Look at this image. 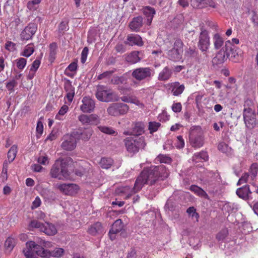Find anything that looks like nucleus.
I'll return each instance as SVG.
<instances>
[{"mask_svg":"<svg viewBox=\"0 0 258 258\" xmlns=\"http://www.w3.org/2000/svg\"><path fill=\"white\" fill-rule=\"evenodd\" d=\"M141 173L146 184L150 185L156 183L159 180H164L169 174V171L163 165L144 169Z\"/></svg>","mask_w":258,"mask_h":258,"instance_id":"1","label":"nucleus"},{"mask_svg":"<svg viewBox=\"0 0 258 258\" xmlns=\"http://www.w3.org/2000/svg\"><path fill=\"white\" fill-rule=\"evenodd\" d=\"M68 162L67 160H57L50 169L51 177L59 180L68 178L70 176Z\"/></svg>","mask_w":258,"mask_h":258,"instance_id":"2","label":"nucleus"},{"mask_svg":"<svg viewBox=\"0 0 258 258\" xmlns=\"http://www.w3.org/2000/svg\"><path fill=\"white\" fill-rule=\"evenodd\" d=\"M233 49L232 43L229 40L226 41L224 46L216 53L215 56L212 59V63L216 65L221 64L224 62L231 55V58L233 61L232 55L233 57L235 56Z\"/></svg>","mask_w":258,"mask_h":258,"instance_id":"3","label":"nucleus"},{"mask_svg":"<svg viewBox=\"0 0 258 258\" xmlns=\"http://www.w3.org/2000/svg\"><path fill=\"white\" fill-rule=\"evenodd\" d=\"M146 184L143 177H141V173L137 178L133 188L128 186H121L115 190V193L118 195H125V199L130 198L133 194L139 191Z\"/></svg>","mask_w":258,"mask_h":258,"instance_id":"4","label":"nucleus"},{"mask_svg":"<svg viewBox=\"0 0 258 258\" xmlns=\"http://www.w3.org/2000/svg\"><path fill=\"white\" fill-rule=\"evenodd\" d=\"M124 143L127 152L133 154L138 152L146 145L145 139L143 137H127L124 139Z\"/></svg>","mask_w":258,"mask_h":258,"instance_id":"5","label":"nucleus"},{"mask_svg":"<svg viewBox=\"0 0 258 258\" xmlns=\"http://www.w3.org/2000/svg\"><path fill=\"white\" fill-rule=\"evenodd\" d=\"M44 247L36 244L33 241L27 242L26 247L23 250V253L26 258H39L38 256L42 257H48V255H44Z\"/></svg>","mask_w":258,"mask_h":258,"instance_id":"6","label":"nucleus"},{"mask_svg":"<svg viewBox=\"0 0 258 258\" xmlns=\"http://www.w3.org/2000/svg\"><path fill=\"white\" fill-rule=\"evenodd\" d=\"M189 143L192 147L200 148L204 144V133L199 126H194L189 131Z\"/></svg>","mask_w":258,"mask_h":258,"instance_id":"7","label":"nucleus"},{"mask_svg":"<svg viewBox=\"0 0 258 258\" xmlns=\"http://www.w3.org/2000/svg\"><path fill=\"white\" fill-rule=\"evenodd\" d=\"M96 97L98 100L105 102L116 101L118 100L117 95L111 89L103 85L97 86Z\"/></svg>","mask_w":258,"mask_h":258,"instance_id":"8","label":"nucleus"},{"mask_svg":"<svg viewBox=\"0 0 258 258\" xmlns=\"http://www.w3.org/2000/svg\"><path fill=\"white\" fill-rule=\"evenodd\" d=\"M183 46L182 41L180 39H176L174 43L173 47L167 50L168 57L175 61L180 60L183 52Z\"/></svg>","mask_w":258,"mask_h":258,"instance_id":"9","label":"nucleus"},{"mask_svg":"<svg viewBox=\"0 0 258 258\" xmlns=\"http://www.w3.org/2000/svg\"><path fill=\"white\" fill-rule=\"evenodd\" d=\"M30 226L36 228L40 231L44 232L48 235H54L56 234L57 230L54 225L51 223H42L37 220H32L30 223Z\"/></svg>","mask_w":258,"mask_h":258,"instance_id":"10","label":"nucleus"},{"mask_svg":"<svg viewBox=\"0 0 258 258\" xmlns=\"http://www.w3.org/2000/svg\"><path fill=\"white\" fill-rule=\"evenodd\" d=\"M243 116L244 123L247 128L252 130L256 126L257 124L256 114L251 108H244Z\"/></svg>","mask_w":258,"mask_h":258,"instance_id":"11","label":"nucleus"},{"mask_svg":"<svg viewBox=\"0 0 258 258\" xmlns=\"http://www.w3.org/2000/svg\"><path fill=\"white\" fill-rule=\"evenodd\" d=\"M129 109L127 105L122 103H114L110 104L107 112L110 115L117 116L126 114Z\"/></svg>","mask_w":258,"mask_h":258,"instance_id":"12","label":"nucleus"},{"mask_svg":"<svg viewBox=\"0 0 258 258\" xmlns=\"http://www.w3.org/2000/svg\"><path fill=\"white\" fill-rule=\"evenodd\" d=\"M152 70L149 67L138 68L134 70L132 76L139 81L150 79L152 75Z\"/></svg>","mask_w":258,"mask_h":258,"instance_id":"13","label":"nucleus"},{"mask_svg":"<svg viewBox=\"0 0 258 258\" xmlns=\"http://www.w3.org/2000/svg\"><path fill=\"white\" fill-rule=\"evenodd\" d=\"M55 189H58L63 194L67 195H73L79 190V186L73 183H55L53 185Z\"/></svg>","mask_w":258,"mask_h":258,"instance_id":"14","label":"nucleus"},{"mask_svg":"<svg viewBox=\"0 0 258 258\" xmlns=\"http://www.w3.org/2000/svg\"><path fill=\"white\" fill-rule=\"evenodd\" d=\"M61 147L63 149L67 151L74 150L77 145V140L74 133L72 134H66L62 137Z\"/></svg>","mask_w":258,"mask_h":258,"instance_id":"15","label":"nucleus"},{"mask_svg":"<svg viewBox=\"0 0 258 258\" xmlns=\"http://www.w3.org/2000/svg\"><path fill=\"white\" fill-rule=\"evenodd\" d=\"M210 45V37L207 30L202 29L200 33L198 46L202 52H206Z\"/></svg>","mask_w":258,"mask_h":258,"instance_id":"16","label":"nucleus"},{"mask_svg":"<svg viewBox=\"0 0 258 258\" xmlns=\"http://www.w3.org/2000/svg\"><path fill=\"white\" fill-rule=\"evenodd\" d=\"M37 29V25L34 23H29L20 34L22 40H28L32 38V36L36 33Z\"/></svg>","mask_w":258,"mask_h":258,"instance_id":"17","label":"nucleus"},{"mask_svg":"<svg viewBox=\"0 0 258 258\" xmlns=\"http://www.w3.org/2000/svg\"><path fill=\"white\" fill-rule=\"evenodd\" d=\"M82 104L80 106L81 110L84 113H90L93 111L95 103L94 101L89 97H84L82 100Z\"/></svg>","mask_w":258,"mask_h":258,"instance_id":"18","label":"nucleus"},{"mask_svg":"<svg viewBox=\"0 0 258 258\" xmlns=\"http://www.w3.org/2000/svg\"><path fill=\"white\" fill-rule=\"evenodd\" d=\"M123 228V224L121 219L116 220L112 225L109 232V236L111 240L115 239L117 233L121 231Z\"/></svg>","mask_w":258,"mask_h":258,"instance_id":"19","label":"nucleus"},{"mask_svg":"<svg viewBox=\"0 0 258 258\" xmlns=\"http://www.w3.org/2000/svg\"><path fill=\"white\" fill-rule=\"evenodd\" d=\"M64 89L67 93L66 97L68 101L71 103L75 95V88L72 86L70 80L64 79Z\"/></svg>","mask_w":258,"mask_h":258,"instance_id":"20","label":"nucleus"},{"mask_svg":"<svg viewBox=\"0 0 258 258\" xmlns=\"http://www.w3.org/2000/svg\"><path fill=\"white\" fill-rule=\"evenodd\" d=\"M190 5L194 8L202 9L208 6L215 7L212 0H190Z\"/></svg>","mask_w":258,"mask_h":258,"instance_id":"21","label":"nucleus"},{"mask_svg":"<svg viewBox=\"0 0 258 258\" xmlns=\"http://www.w3.org/2000/svg\"><path fill=\"white\" fill-rule=\"evenodd\" d=\"M125 43L131 46L138 45L141 46L143 45L141 37L135 34H131L127 35Z\"/></svg>","mask_w":258,"mask_h":258,"instance_id":"22","label":"nucleus"},{"mask_svg":"<svg viewBox=\"0 0 258 258\" xmlns=\"http://www.w3.org/2000/svg\"><path fill=\"white\" fill-rule=\"evenodd\" d=\"M143 25V19L141 16L134 18L129 23L128 27L132 31L139 32Z\"/></svg>","mask_w":258,"mask_h":258,"instance_id":"23","label":"nucleus"},{"mask_svg":"<svg viewBox=\"0 0 258 258\" xmlns=\"http://www.w3.org/2000/svg\"><path fill=\"white\" fill-rule=\"evenodd\" d=\"M170 89L173 96H178L181 94L185 89L183 84H180L179 82H172L170 84Z\"/></svg>","mask_w":258,"mask_h":258,"instance_id":"24","label":"nucleus"},{"mask_svg":"<svg viewBox=\"0 0 258 258\" xmlns=\"http://www.w3.org/2000/svg\"><path fill=\"white\" fill-rule=\"evenodd\" d=\"M87 231L89 234L95 236L102 234L104 229L100 222H96L90 226Z\"/></svg>","mask_w":258,"mask_h":258,"instance_id":"25","label":"nucleus"},{"mask_svg":"<svg viewBox=\"0 0 258 258\" xmlns=\"http://www.w3.org/2000/svg\"><path fill=\"white\" fill-rule=\"evenodd\" d=\"M251 194V191L249 189L248 185H245L241 187L238 188L236 190L237 195L241 199L246 200L249 198V194Z\"/></svg>","mask_w":258,"mask_h":258,"instance_id":"26","label":"nucleus"},{"mask_svg":"<svg viewBox=\"0 0 258 258\" xmlns=\"http://www.w3.org/2000/svg\"><path fill=\"white\" fill-rule=\"evenodd\" d=\"M145 125L142 122H137L133 124L132 131L130 134L126 133L127 135H133L138 137L142 135L144 132Z\"/></svg>","mask_w":258,"mask_h":258,"instance_id":"27","label":"nucleus"},{"mask_svg":"<svg viewBox=\"0 0 258 258\" xmlns=\"http://www.w3.org/2000/svg\"><path fill=\"white\" fill-rule=\"evenodd\" d=\"M172 73V70L171 69L168 67H165L159 73L158 79L160 81H167L171 77Z\"/></svg>","mask_w":258,"mask_h":258,"instance_id":"28","label":"nucleus"},{"mask_svg":"<svg viewBox=\"0 0 258 258\" xmlns=\"http://www.w3.org/2000/svg\"><path fill=\"white\" fill-rule=\"evenodd\" d=\"M155 13V9L150 6H147L143 8V13L147 18V24L148 25H151Z\"/></svg>","mask_w":258,"mask_h":258,"instance_id":"29","label":"nucleus"},{"mask_svg":"<svg viewBox=\"0 0 258 258\" xmlns=\"http://www.w3.org/2000/svg\"><path fill=\"white\" fill-rule=\"evenodd\" d=\"M45 254L48 255V257H43L44 258H50L51 256L59 257L62 256L64 253V249L62 248H55L52 251H49L47 249H44Z\"/></svg>","mask_w":258,"mask_h":258,"instance_id":"30","label":"nucleus"},{"mask_svg":"<svg viewBox=\"0 0 258 258\" xmlns=\"http://www.w3.org/2000/svg\"><path fill=\"white\" fill-rule=\"evenodd\" d=\"M93 133V131L91 128H86L85 129L83 132H81L80 131H78L74 132V135H79V137L81 139L87 141L88 140Z\"/></svg>","mask_w":258,"mask_h":258,"instance_id":"31","label":"nucleus"},{"mask_svg":"<svg viewBox=\"0 0 258 258\" xmlns=\"http://www.w3.org/2000/svg\"><path fill=\"white\" fill-rule=\"evenodd\" d=\"M139 51H138L132 52L126 56L125 60L131 63H136L140 61L141 58L139 56Z\"/></svg>","mask_w":258,"mask_h":258,"instance_id":"32","label":"nucleus"},{"mask_svg":"<svg viewBox=\"0 0 258 258\" xmlns=\"http://www.w3.org/2000/svg\"><path fill=\"white\" fill-rule=\"evenodd\" d=\"M189 189L191 191L202 198L205 199H208V198L207 194L202 188L196 185H191Z\"/></svg>","mask_w":258,"mask_h":258,"instance_id":"33","label":"nucleus"},{"mask_svg":"<svg viewBox=\"0 0 258 258\" xmlns=\"http://www.w3.org/2000/svg\"><path fill=\"white\" fill-rule=\"evenodd\" d=\"M213 43L215 49H219L223 45L224 40L218 33H216L213 36Z\"/></svg>","mask_w":258,"mask_h":258,"instance_id":"34","label":"nucleus"},{"mask_svg":"<svg viewBox=\"0 0 258 258\" xmlns=\"http://www.w3.org/2000/svg\"><path fill=\"white\" fill-rule=\"evenodd\" d=\"M100 167L103 169H108L111 167L113 164V160L109 158H102L99 163Z\"/></svg>","mask_w":258,"mask_h":258,"instance_id":"35","label":"nucleus"},{"mask_svg":"<svg viewBox=\"0 0 258 258\" xmlns=\"http://www.w3.org/2000/svg\"><path fill=\"white\" fill-rule=\"evenodd\" d=\"M127 79L124 76H113L110 81V83L114 85L125 84Z\"/></svg>","mask_w":258,"mask_h":258,"instance_id":"36","label":"nucleus"},{"mask_svg":"<svg viewBox=\"0 0 258 258\" xmlns=\"http://www.w3.org/2000/svg\"><path fill=\"white\" fill-rule=\"evenodd\" d=\"M121 100L124 102L126 103H131L135 104L138 106H143V104L141 103L138 99L136 98H133L131 96H123L121 97Z\"/></svg>","mask_w":258,"mask_h":258,"instance_id":"37","label":"nucleus"},{"mask_svg":"<svg viewBox=\"0 0 258 258\" xmlns=\"http://www.w3.org/2000/svg\"><path fill=\"white\" fill-rule=\"evenodd\" d=\"M228 230L226 228L222 229L216 236V238L218 241H224L228 235Z\"/></svg>","mask_w":258,"mask_h":258,"instance_id":"38","label":"nucleus"},{"mask_svg":"<svg viewBox=\"0 0 258 258\" xmlns=\"http://www.w3.org/2000/svg\"><path fill=\"white\" fill-rule=\"evenodd\" d=\"M17 153V146L13 145L11 147L8 153V158L9 162H12L15 159Z\"/></svg>","mask_w":258,"mask_h":258,"instance_id":"39","label":"nucleus"},{"mask_svg":"<svg viewBox=\"0 0 258 258\" xmlns=\"http://www.w3.org/2000/svg\"><path fill=\"white\" fill-rule=\"evenodd\" d=\"M157 161L161 163L170 164L172 161L171 158L166 155L160 154L156 158Z\"/></svg>","mask_w":258,"mask_h":258,"instance_id":"40","label":"nucleus"},{"mask_svg":"<svg viewBox=\"0 0 258 258\" xmlns=\"http://www.w3.org/2000/svg\"><path fill=\"white\" fill-rule=\"evenodd\" d=\"M34 51L33 44H29L25 47L22 55L26 57H29L33 53Z\"/></svg>","mask_w":258,"mask_h":258,"instance_id":"41","label":"nucleus"},{"mask_svg":"<svg viewBox=\"0 0 258 258\" xmlns=\"http://www.w3.org/2000/svg\"><path fill=\"white\" fill-rule=\"evenodd\" d=\"M69 107L66 105H63L59 109L58 113L55 116V118L57 120H62V116H63L68 111Z\"/></svg>","mask_w":258,"mask_h":258,"instance_id":"42","label":"nucleus"},{"mask_svg":"<svg viewBox=\"0 0 258 258\" xmlns=\"http://www.w3.org/2000/svg\"><path fill=\"white\" fill-rule=\"evenodd\" d=\"M15 245L14 239L9 237L6 239L5 242V247L9 251H11Z\"/></svg>","mask_w":258,"mask_h":258,"instance_id":"43","label":"nucleus"},{"mask_svg":"<svg viewBox=\"0 0 258 258\" xmlns=\"http://www.w3.org/2000/svg\"><path fill=\"white\" fill-rule=\"evenodd\" d=\"M258 171V166L256 163H253L249 169L250 177L253 180L256 176Z\"/></svg>","mask_w":258,"mask_h":258,"instance_id":"44","label":"nucleus"},{"mask_svg":"<svg viewBox=\"0 0 258 258\" xmlns=\"http://www.w3.org/2000/svg\"><path fill=\"white\" fill-rule=\"evenodd\" d=\"M57 46L56 43H52L49 46V56L51 60H53L55 58L56 54V49Z\"/></svg>","mask_w":258,"mask_h":258,"instance_id":"45","label":"nucleus"},{"mask_svg":"<svg viewBox=\"0 0 258 258\" xmlns=\"http://www.w3.org/2000/svg\"><path fill=\"white\" fill-rule=\"evenodd\" d=\"M198 52L195 48L189 47L185 50V56L187 57H196L198 55Z\"/></svg>","mask_w":258,"mask_h":258,"instance_id":"46","label":"nucleus"},{"mask_svg":"<svg viewBox=\"0 0 258 258\" xmlns=\"http://www.w3.org/2000/svg\"><path fill=\"white\" fill-rule=\"evenodd\" d=\"M98 128L101 132L106 134L113 135L116 133L115 131L110 127L106 126H98Z\"/></svg>","mask_w":258,"mask_h":258,"instance_id":"47","label":"nucleus"},{"mask_svg":"<svg viewBox=\"0 0 258 258\" xmlns=\"http://www.w3.org/2000/svg\"><path fill=\"white\" fill-rule=\"evenodd\" d=\"M161 125L160 123L156 122H150L149 123V130L151 134L156 132L159 126Z\"/></svg>","mask_w":258,"mask_h":258,"instance_id":"48","label":"nucleus"},{"mask_svg":"<svg viewBox=\"0 0 258 258\" xmlns=\"http://www.w3.org/2000/svg\"><path fill=\"white\" fill-rule=\"evenodd\" d=\"M17 67L20 70H23L26 66L27 60L24 58H19L16 60Z\"/></svg>","mask_w":258,"mask_h":258,"instance_id":"49","label":"nucleus"},{"mask_svg":"<svg viewBox=\"0 0 258 258\" xmlns=\"http://www.w3.org/2000/svg\"><path fill=\"white\" fill-rule=\"evenodd\" d=\"M198 158H200L204 161H206L208 159V155L206 152L202 151L199 153L195 154L193 156L194 159H197Z\"/></svg>","mask_w":258,"mask_h":258,"instance_id":"50","label":"nucleus"},{"mask_svg":"<svg viewBox=\"0 0 258 258\" xmlns=\"http://www.w3.org/2000/svg\"><path fill=\"white\" fill-rule=\"evenodd\" d=\"M36 137L39 138L43 132V125L41 121H38L36 126Z\"/></svg>","mask_w":258,"mask_h":258,"instance_id":"51","label":"nucleus"},{"mask_svg":"<svg viewBox=\"0 0 258 258\" xmlns=\"http://www.w3.org/2000/svg\"><path fill=\"white\" fill-rule=\"evenodd\" d=\"M89 116L90 125L97 124L99 122V118L97 115L91 114Z\"/></svg>","mask_w":258,"mask_h":258,"instance_id":"52","label":"nucleus"},{"mask_svg":"<svg viewBox=\"0 0 258 258\" xmlns=\"http://www.w3.org/2000/svg\"><path fill=\"white\" fill-rule=\"evenodd\" d=\"M78 119L84 125H90L89 115L81 114L79 116Z\"/></svg>","mask_w":258,"mask_h":258,"instance_id":"53","label":"nucleus"},{"mask_svg":"<svg viewBox=\"0 0 258 258\" xmlns=\"http://www.w3.org/2000/svg\"><path fill=\"white\" fill-rule=\"evenodd\" d=\"M41 0H32L29 2L27 4V8L30 10H36V6L38 5L41 2Z\"/></svg>","mask_w":258,"mask_h":258,"instance_id":"54","label":"nucleus"},{"mask_svg":"<svg viewBox=\"0 0 258 258\" xmlns=\"http://www.w3.org/2000/svg\"><path fill=\"white\" fill-rule=\"evenodd\" d=\"M114 72V71H106L102 74H100L98 77V80H102L104 78H110L112 74Z\"/></svg>","mask_w":258,"mask_h":258,"instance_id":"55","label":"nucleus"},{"mask_svg":"<svg viewBox=\"0 0 258 258\" xmlns=\"http://www.w3.org/2000/svg\"><path fill=\"white\" fill-rule=\"evenodd\" d=\"M89 49L87 47H85L81 53V61L82 63H84L87 59Z\"/></svg>","mask_w":258,"mask_h":258,"instance_id":"56","label":"nucleus"},{"mask_svg":"<svg viewBox=\"0 0 258 258\" xmlns=\"http://www.w3.org/2000/svg\"><path fill=\"white\" fill-rule=\"evenodd\" d=\"M218 149L223 153H226L229 151L230 148L224 142H221L219 144L218 146Z\"/></svg>","mask_w":258,"mask_h":258,"instance_id":"57","label":"nucleus"},{"mask_svg":"<svg viewBox=\"0 0 258 258\" xmlns=\"http://www.w3.org/2000/svg\"><path fill=\"white\" fill-rule=\"evenodd\" d=\"M249 176V174L248 173H244L243 174L242 176L239 179L237 183V185H240L241 184L245 183L248 181V178Z\"/></svg>","mask_w":258,"mask_h":258,"instance_id":"58","label":"nucleus"},{"mask_svg":"<svg viewBox=\"0 0 258 258\" xmlns=\"http://www.w3.org/2000/svg\"><path fill=\"white\" fill-rule=\"evenodd\" d=\"M224 208L225 210H226L228 212H232L236 208V205L234 203H228L225 204L224 206Z\"/></svg>","mask_w":258,"mask_h":258,"instance_id":"59","label":"nucleus"},{"mask_svg":"<svg viewBox=\"0 0 258 258\" xmlns=\"http://www.w3.org/2000/svg\"><path fill=\"white\" fill-rule=\"evenodd\" d=\"M172 110L175 113L180 112L182 109V105L180 102L174 103L171 107Z\"/></svg>","mask_w":258,"mask_h":258,"instance_id":"60","label":"nucleus"},{"mask_svg":"<svg viewBox=\"0 0 258 258\" xmlns=\"http://www.w3.org/2000/svg\"><path fill=\"white\" fill-rule=\"evenodd\" d=\"M37 161L39 163L43 165H46L48 163V159L46 155H42L38 157Z\"/></svg>","mask_w":258,"mask_h":258,"instance_id":"61","label":"nucleus"},{"mask_svg":"<svg viewBox=\"0 0 258 258\" xmlns=\"http://www.w3.org/2000/svg\"><path fill=\"white\" fill-rule=\"evenodd\" d=\"M15 45L13 42L8 41L5 44V48L10 51H13L15 49Z\"/></svg>","mask_w":258,"mask_h":258,"instance_id":"62","label":"nucleus"},{"mask_svg":"<svg viewBox=\"0 0 258 258\" xmlns=\"http://www.w3.org/2000/svg\"><path fill=\"white\" fill-rule=\"evenodd\" d=\"M177 142L176 143V147L177 148L181 149L183 148L184 146V140L182 138V137L181 136H178L177 137Z\"/></svg>","mask_w":258,"mask_h":258,"instance_id":"63","label":"nucleus"},{"mask_svg":"<svg viewBox=\"0 0 258 258\" xmlns=\"http://www.w3.org/2000/svg\"><path fill=\"white\" fill-rule=\"evenodd\" d=\"M40 64V59L36 58L32 63V66L30 68L31 70L36 71L39 68Z\"/></svg>","mask_w":258,"mask_h":258,"instance_id":"64","label":"nucleus"}]
</instances>
